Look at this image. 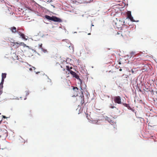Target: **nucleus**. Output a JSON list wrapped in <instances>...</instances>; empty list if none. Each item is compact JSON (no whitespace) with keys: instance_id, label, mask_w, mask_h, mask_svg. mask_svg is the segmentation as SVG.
I'll use <instances>...</instances> for the list:
<instances>
[{"instance_id":"obj_1","label":"nucleus","mask_w":157,"mask_h":157,"mask_svg":"<svg viewBox=\"0 0 157 157\" xmlns=\"http://www.w3.org/2000/svg\"><path fill=\"white\" fill-rule=\"evenodd\" d=\"M66 68H64L63 69V71H65L66 72V74H67V71H69L70 73L73 76V77L76 78L77 79L79 80L80 82L81 81V80L79 76L77 75L75 72L73 71L72 70H71L72 68L71 67H69L67 65L66 66Z\"/></svg>"},{"instance_id":"obj_2","label":"nucleus","mask_w":157,"mask_h":157,"mask_svg":"<svg viewBox=\"0 0 157 157\" xmlns=\"http://www.w3.org/2000/svg\"><path fill=\"white\" fill-rule=\"evenodd\" d=\"M124 21L123 19H121L119 20H117V19L115 23V25L118 29H122V28L124 27H126V25L124 24Z\"/></svg>"},{"instance_id":"obj_3","label":"nucleus","mask_w":157,"mask_h":157,"mask_svg":"<svg viewBox=\"0 0 157 157\" xmlns=\"http://www.w3.org/2000/svg\"><path fill=\"white\" fill-rule=\"evenodd\" d=\"M45 17L48 20L53 21L54 22L60 23L62 21L61 19L55 16L50 17L48 15H46L45 16Z\"/></svg>"},{"instance_id":"obj_4","label":"nucleus","mask_w":157,"mask_h":157,"mask_svg":"<svg viewBox=\"0 0 157 157\" xmlns=\"http://www.w3.org/2000/svg\"><path fill=\"white\" fill-rule=\"evenodd\" d=\"M113 101L115 103L122 104L121 99L120 96H116L114 97Z\"/></svg>"},{"instance_id":"obj_5","label":"nucleus","mask_w":157,"mask_h":157,"mask_svg":"<svg viewBox=\"0 0 157 157\" xmlns=\"http://www.w3.org/2000/svg\"><path fill=\"white\" fill-rule=\"evenodd\" d=\"M77 100L82 105L84 102V97L83 94L80 96H78L77 98Z\"/></svg>"},{"instance_id":"obj_6","label":"nucleus","mask_w":157,"mask_h":157,"mask_svg":"<svg viewBox=\"0 0 157 157\" xmlns=\"http://www.w3.org/2000/svg\"><path fill=\"white\" fill-rule=\"evenodd\" d=\"M72 91L74 93V94L72 95V96H77L78 92V89L77 87H73V90Z\"/></svg>"},{"instance_id":"obj_7","label":"nucleus","mask_w":157,"mask_h":157,"mask_svg":"<svg viewBox=\"0 0 157 157\" xmlns=\"http://www.w3.org/2000/svg\"><path fill=\"white\" fill-rule=\"evenodd\" d=\"M11 45L13 47L15 48H17L19 47V43L10 42Z\"/></svg>"},{"instance_id":"obj_8","label":"nucleus","mask_w":157,"mask_h":157,"mask_svg":"<svg viewBox=\"0 0 157 157\" xmlns=\"http://www.w3.org/2000/svg\"><path fill=\"white\" fill-rule=\"evenodd\" d=\"M17 33L19 34V35L21 37V38L25 40H27L28 37V36H27V38H26V36L25 35L23 34L22 33H21L20 32H17Z\"/></svg>"},{"instance_id":"obj_9","label":"nucleus","mask_w":157,"mask_h":157,"mask_svg":"<svg viewBox=\"0 0 157 157\" xmlns=\"http://www.w3.org/2000/svg\"><path fill=\"white\" fill-rule=\"evenodd\" d=\"M13 33H15L17 32H19L17 30L16 28L15 27H11L9 29Z\"/></svg>"},{"instance_id":"obj_10","label":"nucleus","mask_w":157,"mask_h":157,"mask_svg":"<svg viewBox=\"0 0 157 157\" xmlns=\"http://www.w3.org/2000/svg\"><path fill=\"white\" fill-rule=\"evenodd\" d=\"M127 18H129L132 16L131 12L130 11H128L127 13Z\"/></svg>"},{"instance_id":"obj_11","label":"nucleus","mask_w":157,"mask_h":157,"mask_svg":"<svg viewBox=\"0 0 157 157\" xmlns=\"http://www.w3.org/2000/svg\"><path fill=\"white\" fill-rule=\"evenodd\" d=\"M6 73H2V80H4V79L6 77Z\"/></svg>"},{"instance_id":"obj_12","label":"nucleus","mask_w":157,"mask_h":157,"mask_svg":"<svg viewBox=\"0 0 157 157\" xmlns=\"http://www.w3.org/2000/svg\"><path fill=\"white\" fill-rule=\"evenodd\" d=\"M4 80H2L1 82L0 83V89H2L3 87V84Z\"/></svg>"},{"instance_id":"obj_13","label":"nucleus","mask_w":157,"mask_h":157,"mask_svg":"<svg viewBox=\"0 0 157 157\" xmlns=\"http://www.w3.org/2000/svg\"><path fill=\"white\" fill-rule=\"evenodd\" d=\"M19 46H23L24 47H25L26 46V45L24 44L23 42H20L19 43Z\"/></svg>"},{"instance_id":"obj_14","label":"nucleus","mask_w":157,"mask_h":157,"mask_svg":"<svg viewBox=\"0 0 157 157\" xmlns=\"http://www.w3.org/2000/svg\"><path fill=\"white\" fill-rule=\"evenodd\" d=\"M109 107L110 108H112V109H113L114 108H116V107H115L113 105L111 104H110V105H109Z\"/></svg>"},{"instance_id":"obj_15","label":"nucleus","mask_w":157,"mask_h":157,"mask_svg":"<svg viewBox=\"0 0 157 157\" xmlns=\"http://www.w3.org/2000/svg\"><path fill=\"white\" fill-rule=\"evenodd\" d=\"M105 120H106V121H108L109 122V121L111 120V119L109 118L108 117H105Z\"/></svg>"},{"instance_id":"obj_16","label":"nucleus","mask_w":157,"mask_h":157,"mask_svg":"<svg viewBox=\"0 0 157 157\" xmlns=\"http://www.w3.org/2000/svg\"><path fill=\"white\" fill-rule=\"evenodd\" d=\"M129 19L132 21H133V22L135 21L133 19V17L132 16L131 17H130V18H129Z\"/></svg>"},{"instance_id":"obj_17","label":"nucleus","mask_w":157,"mask_h":157,"mask_svg":"<svg viewBox=\"0 0 157 157\" xmlns=\"http://www.w3.org/2000/svg\"><path fill=\"white\" fill-rule=\"evenodd\" d=\"M117 35H119V36H122V34L121 33H119L118 32H117V33L116 34V36H117Z\"/></svg>"},{"instance_id":"obj_18","label":"nucleus","mask_w":157,"mask_h":157,"mask_svg":"<svg viewBox=\"0 0 157 157\" xmlns=\"http://www.w3.org/2000/svg\"><path fill=\"white\" fill-rule=\"evenodd\" d=\"M123 105H124V106L125 107H128V104H126V103H123L122 104Z\"/></svg>"},{"instance_id":"obj_19","label":"nucleus","mask_w":157,"mask_h":157,"mask_svg":"<svg viewBox=\"0 0 157 157\" xmlns=\"http://www.w3.org/2000/svg\"><path fill=\"white\" fill-rule=\"evenodd\" d=\"M109 122L110 124H113V123H114V121H112V120H111L109 121Z\"/></svg>"},{"instance_id":"obj_20","label":"nucleus","mask_w":157,"mask_h":157,"mask_svg":"<svg viewBox=\"0 0 157 157\" xmlns=\"http://www.w3.org/2000/svg\"><path fill=\"white\" fill-rule=\"evenodd\" d=\"M2 89H0V96L2 94Z\"/></svg>"},{"instance_id":"obj_21","label":"nucleus","mask_w":157,"mask_h":157,"mask_svg":"<svg viewBox=\"0 0 157 157\" xmlns=\"http://www.w3.org/2000/svg\"><path fill=\"white\" fill-rule=\"evenodd\" d=\"M128 109H132L131 108L130 106L129 105H128V107H127Z\"/></svg>"},{"instance_id":"obj_22","label":"nucleus","mask_w":157,"mask_h":157,"mask_svg":"<svg viewBox=\"0 0 157 157\" xmlns=\"http://www.w3.org/2000/svg\"><path fill=\"white\" fill-rule=\"evenodd\" d=\"M26 96L28 95L29 94V93L28 91H26Z\"/></svg>"},{"instance_id":"obj_23","label":"nucleus","mask_w":157,"mask_h":157,"mask_svg":"<svg viewBox=\"0 0 157 157\" xmlns=\"http://www.w3.org/2000/svg\"><path fill=\"white\" fill-rule=\"evenodd\" d=\"M2 117L3 118H7V117H6L5 116H2Z\"/></svg>"},{"instance_id":"obj_24","label":"nucleus","mask_w":157,"mask_h":157,"mask_svg":"<svg viewBox=\"0 0 157 157\" xmlns=\"http://www.w3.org/2000/svg\"><path fill=\"white\" fill-rule=\"evenodd\" d=\"M121 0H115L116 2H120Z\"/></svg>"},{"instance_id":"obj_25","label":"nucleus","mask_w":157,"mask_h":157,"mask_svg":"<svg viewBox=\"0 0 157 157\" xmlns=\"http://www.w3.org/2000/svg\"><path fill=\"white\" fill-rule=\"evenodd\" d=\"M42 46V44H41L40 45H39V47L40 48H41Z\"/></svg>"},{"instance_id":"obj_26","label":"nucleus","mask_w":157,"mask_h":157,"mask_svg":"<svg viewBox=\"0 0 157 157\" xmlns=\"http://www.w3.org/2000/svg\"><path fill=\"white\" fill-rule=\"evenodd\" d=\"M2 119L1 120H0V124L2 123Z\"/></svg>"},{"instance_id":"obj_27","label":"nucleus","mask_w":157,"mask_h":157,"mask_svg":"<svg viewBox=\"0 0 157 157\" xmlns=\"http://www.w3.org/2000/svg\"><path fill=\"white\" fill-rule=\"evenodd\" d=\"M122 71V69H119V71Z\"/></svg>"},{"instance_id":"obj_28","label":"nucleus","mask_w":157,"mask_h":157,"mask_svg":"<svg viewBox=\"0 0 157 157\" xmlns=\"http://www.w3.org/2000/svg\"><path fill=\"white\" fill-rule=\"evenodd\" d=\"M88 35H90V33H89L88 34Z\"/></svg>"},{"instance_id":"obj_29","label":"nucleus","mask_w":157,"mask_h":157,"mask_svg":"<svg viewBox=\"0 0 157 157\" xmlns=\"http://www.w3.org/2000/svg\"><path fill=\"white\" fill-rule=\"evenodd\" d=\"M31 70V68H30V70Z\"/></svg>"}]
</instances>
